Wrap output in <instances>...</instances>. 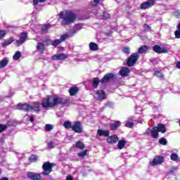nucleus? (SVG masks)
Masks as SVG:
<instances>
[{
  "label": "nucleus",
  "instance_id": "f257e3e1",
  "mask_svg": "<svg viewBox=\"0 0 180 180\" xmlns=\"http://www.w3.org/2000/svg\"><path fill=\"white\" fill-rule=\"evenodd\" d=\"M63 99L61 97H53V96H47L44 98L41 103L44 109H47L49 108H54L55 106H58L61 105V108H65L70 105V99L66 98Z\"/></svg>",
  "mask_w": 180,
  "mask_h": 180
},
{
  "label": "nucleus",
  "instance_id": "f03ea898",
  "mask_svg": "<svg viewBox=\"0 0 180 180\" xmlns=\"http://www.w3.org/2000/svg\"><path fill=\"white\" fill-rule=\"evenodd\" d=\"M59 18L61 19L62 26H70L71 23H74L75 19H77V14L72 11H60L59 13Z\"/></svg>",
  "mask_w": 180,
  "mask_h": 180
},
{
  "label": "nucleus",
  "instance_id": "7ed1b4c3",
  "mask_svg": "<svg viewBox=\"0 0 180 180\" xmlns=\"http://www.w3.org/2000/svg\"><path fill=\"white\" fill-rule=\"evenodd\" d=\"M56 164L51 163L50 162H45L42 165L43 172L41 173V175H44V176H49L51 172H53V167H54Z\"/></svg>",
  "mask_w": 180,
  "mask_h": 180
},
{
  "label": "nucleus",
  "instance_id": "20e7f679",
  "mask_svg": "<svg viewBox=\"0 0 180 180\" xmlns=\"http://www.w3.org/2000/svg\"><path fill=\"white\" fill-rule=\"evenodd\" d=\"M70 37V35L68 34H63L61 35L59 39H55L54 41H51V39H46L45 40V43H47V41L49 43H51V46H53V47H57V46H60V44H61V43H63V41H65V40H67V39H68Z\"/></svg>",
  "mask_w": 180,
  "mask_h": 180
},
{
  "label": "nucleus",
  "instance_id": "39448f33",
  "mask_svg": "<svg viewBox=\"0 0 180 180\" xmlns=\"http://www.w3.org/2000/svg\"><path fill=\"white\" fill-rule=\"evenodd\" d=\"M139 58H140L139 53H134L131 54L127 60V65L128 67H134V65L137 63Z\"/></svg>",
  "mask_w": 180,
  "mask_h": 180
},
{
  "label": "nucleus",
  "instance_id": "423d86ee",
  "mask_svg": "<svg viewBox=\"0 0 180 180\" xmlns=\"http://www.w3.org/2000/svg\"><path fill=\"white\" fill-rule=\"evenodd\" d=\"M156 0H147L146 1L141 4L140 9L142 11H146V9H150L152 6L155 5Z\"/></svg>",
  "mask_w": 180,
  "mask_h": 180
},
{
  "label": "nucleus",
  "instance_id": "0eeeda50",
  "mask_svg": "<svg viewBox=\"0 0 180 180\" xmlns=\"http://www.w3.org/2000/svg\"><path fill=\"white\" fill-rule=\"evenodd\" d=\"M115 78H116V75H115V73H112V72L107 73L101 79V83L107 84V82H109V81H113Z\"/></svg>",
  "mask_w": 180,
  "mask_h": 180
},
{
  "label": "nucleus",
  "instance_id": "6e6552de",
  "mask_svg": "<svg viewBox=\"0 0 180 180\" xmlns=\"http://www.w3.org/2000/svg\"><path fill=\"white\" fill-rule=\"evenodd\" d=\"M153 50L158 54H165L168 53V48L167 46L161 47L158 44H155L153 46Z\"/></svg>",
  "mask_w": 180,
  "mask_h": 180
},
{
  "label": "nucleus",
  "instance_id": "1a4fd4ad",
  "mask_svg": "<svg viewBox=\"0 0 180 180\" xmlns=\"http://www.w3.org/2000/svg\"><path fill=\"white\" fill-rule=\"evenodd\" d=\"M72 131H75V133H78L79 134H81V133H82V124H81V122H75L74 124L72 125Z\"/></svg>",
  "mask_w": 180,
  "mask_h": 180
},
{
  "label": "nucleus",
  "instance_id": "9d476101",
  "mask_svg": "<svg viewBox=\"0 0 180 180\" xmlns=\"http://www.w3.org/2000/svg\"><path fill=\"white\" fill-rule=\"evenodd\" d=\"M27 177L30 180H41V174L29 172L27 173Z\"/></svg>",
  "mask_w": 180,
  "mask_h": 180
},
{
  "label": "nucleus",
  "instance_id": "9b49d317",
  "mask_svg": "<svg viewBox=\"0 0 180 180\" xmlns=\"http://www.w3.org/2000/svg\"><path fill=\"white\" fill-rule=\"evenodd\" d=\"M31 108H32V105L26 103H20L17 105V109L18 110H23V112H29Z\"/></svg>",
  "mask_w": 180,
  "mask_h": 180
},
{
  "label": "nucleus",
  "instance_id": "f8f14e48",
  "mask_svg": "<svg viewBox=\"0 0 180 180\" xmlns=\"http://www.w3.org/2000/svg\"><path fill=\"white\" fill-rule=\"evenodd\" d=\"M26 39H27V32L21 33L20 39L15 41L18 47H20V46H22L25 41H26Z\"/></svg>",
  "mask_w": 180,
  "mask_h": 180
},
{
  "label": "nucleus",
  "instance_id": "ddd939ff",
  "mask_svg": "<svg viewBox=\"0 0 180 180\" xmlns=\"http://www.w3.org/2000/svg\"><path fill=\"white\" fill-rule=\"evenodd\" d=\"M119 141V137L116 134L109 136L106 139V142L108 144H116Z\"/></svg>",
  "mask_w": 180,
  "mask_h": 180
},
{
  "label": "nucleus",
  "instance_id": "4468645a",
  "mask_svg": "<svg viewBox=\"0 0 180 180\" xmlns=\"http://www.w3.org/2000/svg\"><path fill=\"white\" fill-rule=\"evenodd\" d=\"M96 94L97 95L96 101H105L106 99V93L103 90H97Z\"/></svg>",
  "mask_w": 180,
  "mask_h": 180
},
{
  "label": "nucleus",
  "instance_id": "2eb2a0df",
  "mask_svg": "<svg viewBox=\"0 0 180 180\" xmlns=\"http://www.w3.org/2000/svg\"><path fill=\"white\" fill-rule=\"evenodd\" d=\"M155 129H156L159 133H162V134L167 133V127L162 123L158 124V125L155 127Z\"/></svg>",
  "mask_w": 180,
  "mask_h": 180
},
{
  "label": "nucleus",
  "instance_id": "dca6fc26",
  "mask_svg": "<svg viewBox=\"0 0 180 180\" xmlns=\"http://www.w3.org/2000/svg\"><path fill=\"white\" fill-rule=\"evenodd\" d=\"M96 134H97V136H98V137H109V134H110V130L98 129Z\"/></svg>",
  "mask_w": 180,
  "mask_h": 180
},
{
  "label": "nucleus",
  "instance_id": "f3484780",
  "mask_svg": "<svg viewBox=\"0 0 180 180\" xmlns=\"http://www.w3.org/2000/svg\"><path fill=\"white\" fill-rule=\"evenodd\" d=\"M68 56L65 53H59L57 55H53L52 56V60L60 61V60H63L68 58Z\"/></svg>",
  "mask_w": 180,
  "mask_h": 180
},
{
  "label": "nucleus",
  "instance_id": "a211bd4d",
  "mask_svg": "<svg viewBox=\"0 0 180 180\" xmlns=\"http://www.w3.org/2000/svg\"><path fill=\"white\" fill-rule=\"evenodd\" d=\"M162 162H164V157L157 155L153 160L152 165H158L160 164H162Z\"/></svg>",
  "mask_w": 180,
  "mask_h": 180
},
{
  "label": "nucleus",
  "instance_id": "6ab92c4d",
  "mask_svg": "<svg viewBox=\"0 0 180 180\" xmlns=\"http://www.w3.org/2000/svg\"><path fill=\"white\" fill-rule=\"evenodd\" d=\"M30 110H34L35 113H40V103L39 102H34L32 105H31Z\"/></svg>",
  "mask_w": 180,
  "mask_h": 180
},
{
  "label": "nucleus",
  "instance_id": "aec40b11",
  "mask_svg": "<svg viewBox=\"0 0 180 180\" xmlns=\"http://www.w3.org/2000/svg\"><path fill=\"white\" fill-rule=\"evenodd\" d=\"M120 126H122V122L115 121L114 123L110 124V129L112 131H115V130H117Z\"/></svg>",
  "mask_w": 180,
  "mask_h": 180
},
{
  "label": "nucleus",
  "instance_id": "412c9836",
  "mask_svg": "<svg viewBox=\"0 0 180 180\" xmlns=\"http://www.w3.org/2000/svg\"><path fill=\"white\" fill-rule=\"evenodd\" d=\"M130 74V70H129V68L123 67L120 70V75L121 77H129V75Z\"/></svg>",
  "mask_w": 180,
  "mask_h": 180
},
{
  "label": "nucleus",
  "instance_id": "4be33fe9",
  "mask_svg": "<svg viewBox=\"0 0 180 180\" xmlns=\"http://www.w3.org/2000/svg\"><path fill=\"white\" fill-rule=\"evenodd\" d=\"M36 49L37 51L41 53V54H43V53H44V50H46V45L42 42H38Z\"/></svg>",
  "mask_w": 180,
  "mask_h": 180
},
{
  "label": "nucleus",
  "instance_id": "5701e85b",
  "mask_svg": "<svg viewBox=\"0 0 180 180\" xmlns=\"http://www.w3.org/2000/svg\"><path fill=\"white\" fill-rule=\"evenodd\" d=\"M15 41V39L13 37H10L8 39H5L4 42H1V46L5 49V47L9 46V44H12Z\"/></svg>",
  "mask_w": 180,
  "mask_h": 180
},
{
  "label": "nucleus",
  "instance_id": "b1692460",
  "mask_svg": "<svg viewBox=\"0 0 180 180\" xmlns=\"http://www.w3.org/2000/svg\"><path fill=\"white\" fill-rule=\"evenodd\" d=\"M79 89L77 86H72L69 89V94L70 96H75L78 94Z\"/></svg>",
  "mask_w": 180,
  "mask_h": 180
},
{
  "label": "nucleus",
  "instance_id": "393cba45",
  "mask_svg": "<svg viewBox=\"0 0 180 180\" xmlns=\"http://www.w3.org/2000/svg\"><path fill=\"white\" fill-rule=\"evenodd\" d=\"M51 28V24H44L41 28V33L47 34L49 33V30Z\"/></svg>",
  "mask_w": 180,
  "mask_h": 180
},
{
  "label": "nucleus",
  "instance_id": "a878e982",
  "mask_svg": "<svg viewBox=\"0 0 180 180\" xmlns=\"http://www.w3.org/2000/svg\"><path fill=\"white\" fill-rule=\"evenodd\" d=\"M89 47L91 51H98L99 50V46L95 42H90Z\"/></svg>",
  "mask_w": 180,
  "mask_h": 180
},
{
  "label": "nucleus",
  "instance_id": "bb28decb",
  "mask_svg": "<svg viewBox=\"0 0 180 180\" xmlns=\"http://www.w3.org/2000/svg\"><path fill=\"white\" fill-rule=\"evenodd\" d=\"M9 63V60H8V58H4L0 61V69L5 68L6 65Z\"/></svg>",
  "mask_w": 180,
  "mask_h": 180
},
{
  "label": "nucleus",
  "instance_id": "cd10ccee",
  "mask_svg": "<svg viewBox=\"0 0 180 180\" xmlns=\"http://www.w3.org/2000/svg\"><path fill=\"white\" fill-rule=\"evenodd\" d=\"M160 132H158L157 129H155V127L153 128L151 131L150 136L153 139H157L158 136H160Z\"/></svg>",
  "mask_w": 180,
  "mask_h": 180
},
{
  "label": "nucleus",
  "instance_id": "c85d7f7f",
  "mask_svg": "<svg viewBox=\"0 0 180 180\" xmlns=\"http://www.w3.org/2000/svg\"><path fill=\"white\" fill-rule=\"evenodd\" d=\"M75 148L82 150L85 148V144H84L82 141H78L75 143Z\"/></svg>",
  "mask_w": 180,
  "mask_h": 180
},
{
  "label": "nucleus",
  "instance_id": "c756f323",
  "mask_svg": "<svg viewBox=\"0 0 180 180\" xmlns=\"http://www.w3.org/2000/svg\"><path fill=\"white\" fill-rule=\"evenodd\" d=\"M99 82H101V80H99L98 77L94 78L92 85L95 89H96V88H98V86L99 85Z\"/></svg>",
  "mask_w": 180,
  "mask_h": 180
},
{
  "label": "nucleus",
  "instance_id": "7c9ffc66",
  "mask_svg": "<svg viewBox=\"0 0 180 180\" xmlns=\"http://www.w3.org/2000/svg\"><path fill=\"white\" fill-rule=\"evenodd\" d=\"M125 146H126V141L123 139L120 140L117 143V148H119V150H122L123 147H124Z\"/></svg>",
  "mask_w": 180,
  "mask_h": 180
},
{
  "label": "nucleus",
  "instance_id": "2f4dec72",
  "mask_svg": "<svg viewBox=\"0 0 180 180\" xmlns=\"http://www.w3.org/2000/svg\"><path fill=\"white\" fill-rule=\"evenodd\" d=\"M148 50V47L146 45H143L139 49V53L140 54H143V53H146Z\"/></svg>",
  "mask_w": 180,
  "mask_h": 180
},
{
  "label": "nucleus",
  "instance_id": "473e14b6",
  "mask_svg": "<svg viewBox=\"0 0 180 180\" xmlns=\"http://www.w3.org/2000/svg\"><path fill=\"white\" fill-rule=\"evenodd\" d=\"M110 18V15H109V13L104 11L102 14V20H108V19Z\"/></svg>",
  "mask_w": 180,
  "mask_h": 180
},
{
  "label": "nucleus",
  "instance_id": "72a5a7b5",
  "mask_svg": "<svg viewBox=\"0 0 180 180\" xmlns=\"http://www.w3.org/2000/svg\"><path fill=\"white\" fill-rule=\"evenodd\" d=\"M22 57V53H20V51H18L17 52H15V53L14 54V56H13V60H19V58H20Z\"/></svg>",
  "mask_w": 180,
  "mask_h": 180
},
{
  "label": "nucleus",
  "instance_id": "f704fd0d",
  "mask_svg": "<svg viewBox=\"0 0 180 180\" xmlns=\"http://www.w3.org/2000/svg\"><path fill=\"white\" fill-rule=\"evenodd\" d=\"M88 154V149L84 150L82 152L78 153L77 155L79 157V158H84Z\"/></svg>",
  "mask_w": 180,
  "mask_h": 180
},
{
  "label": "nucleus",
  "instance_id": "c9c22d12",
  "mask_svg": "<svg viewBox=\"0 0 180 180\" xmlns=\"http://www.w3.org/2000/svg\"><path fill=\"white\" fill-rule=\"evenodd\" d=\"M170 160H172V161H178L179 160V157L176 153H172L170 155Z\"/></svg>",
  "mask_w": 180,
  "mask_h": 180
},
{
  "label": "nucleus",
  "instance_id": "e433bc0d",
  "mask_svg": "<svg viewBox=\"0 0 180 180\" xmlns=\"http://www.w3.org/2000/svg\"><path fill=\"white\" fill-rule=\"evenodd\" d=\"M44 129L46 131H51L54 129V127L51 124H46Z\"/></svg>",
  "mask_w": 180,
  "mask_h": 180
},
{
  "label": "nucleus",
  "instance_id": "4c0bfd02",
  "mask_svg": "<svg viewBox=\"0 0 180 180\" xmlns=\"http://www.w3.org/2000/svg\"><path fill=\"white\" fill-rule=\"evenodd\" d=\"M28 160L30 162H37V155H32Z\"/></svg>",
  "mask_w": 180,
  "mask_h": 180
},
{
  "label": "nucleus",
  "instance_id": "58836bf2",
  "mask_svg": "<svg viewBox=\"0 0 180 180\" xmlns=\"http://www.w3.org/2000/svg\"><path fill=\"white\" fill-rule=\"evenodd\" d=\"M63 126L65 129H72V124L70 121L65 122Z\"/></svg>",
  "mask_w": 180,
  "mask_h": 180
},
{
  "label": "nucleus",
  "instance_id": "ea45409f",
  "mask_svg": "<svg viewBox=\"0 0 180 180\" xmlns=\"http://www.w3.org/2000/svg\"><path fill=\"white\" fill-rule=\"evenodd\" d=\"M167 143L168 141H167V139L164 137L159 139V143H160L162 146H167Z\"/></svg>",
  "mask_w": 180,
  "mask_h": 180
},
{
  "label": "nucleus",
  "instance_id": "a19ab883",
  "mask_svg": "<svg viewBox=\"0 0 180 180\" xmlns=\"http://www.w3.org/2000/svg\"><path fill=\"white\" fill-rule=\"evenodd\" d=\"M154 75L158 77V78H164V75L160 71H155Z\"/></svg>",
  "mask_w": 180,
  "mask_h": 180
},
{
  "label": "nucleus",
  "instance_id": "79ce46f5",
  "mask_svg": "<svg viewBox=\"0 0 180 180\" xmlns=\"http://www.w3.org/2000/svg\"><path fill=\"white\" fill-rule=\"evenodd\" d=\"M6 129H8V125L0 124V133H2V131H5Z\"/></svg>",
  "mask_w": 180,
  "mask_h": 180
},
{
  "label": "nucleus",
  "instance_id": "37998d69",
  "mask_svg": "<svg viewBox=\"0 0 180 180\" xmlns=\"http://www.w3.org/2000/svg\"><path fill=\"white\" fill-rule=\"evenodd\" d=\"M122 53H124V54H130V48L124 46L122 49Z\"/></svg>",
  "mask_w": 180,
  "mask_h": 180
},
{
  "label": "nucleus",
  "instance_id": "c03bdc74",
  "mask_svg": "<svg viewBox=\"0 0 180 180\" xmlns=\"http://www.w3.org/2000/svg\"><path fill=\"white\" fill-rule=\"evenodd\" d=\"M6 36V32L5 30H0V39H4Z\"/></svg>",
  "mask_w": 180,
  "mask_h": 180
},
{
  "label": "nucleus",
  "instance_id": "a18cd8bd",
  "mask_svg": "<svg viewBox=\"0 0 180 180\" xmlns=\"http://www.w3.org/2000/svg\"><path fill=\"white\" fill-rule=\"evenodd\" d=\"M102 0H94L93 4H91V6L93 8H95V6H97L99 4V2H101Z\"/></svg>",
  "mask_w": 180,
  "mask_h": 180
},
{
  "label": "nucleus",
  "instance_id": "49530a36",
  "mask_svg": "<svg viewBox=\"0 0 180 180\" xmlns=\"http://www.w3.org/2000/svg\"><path fill=\"white\" fill-rule=\"evenodd\" d=\"M133 126H134V123L131 122H127L125 124V127H129V129H131V127H133Z\"/></svg>",
  "mask_w": 180,
  "mask_h": 180
},
{
  "label": "nucleus",
  "instance_id": "de8ad7c7",
  "mask_svg": "<svg viewBox=\"0 0 180 180\" xmlns=\"http://www.w3.org/2000/svg\"><path fill=\"white\" fill-rule=\"evenodd\" d=\"M174 36L176 39H180V30H177L175 31Z\"/></svg>",
  "mask_w": 180,
  "mask_h": 180
},
{
  "label": "nucleus",
  "instance_id": "09e8293b",
  "mask_svg": "<svg viewBox=\"0 0 180 180\" xmlns=\"http://www.w3.org/2000/svg\"><path fill=\"white\" fill-rule=\"evenodd\" d=\"M47 146L49 148H54V142L51 141L47 143Z\"/></svg>",
  "mask_w": 180,
  "mask_h": 180
},
{
  "label": "nucleus",
  "instance_id": "8fccbe9b",
  "mask_svg": "<svg viewBox=\"0 0 180 180\" xmlns=\"http://www.w3.org/2000/svg\"><path fill=\"white\" fill-rule=\"evenodd\" d=\"M143 29H145V30H148V31L151 30V27L148 24L143 25Z\"/></svg>",
  "mask_w": 180,
  "mask_h": 180
},
{
  "label": "nucleus",
  "instance_id": "3c124183",
  "mask_svg": "<svg viewBox=\"0 0 180 180\" xmlns=\"http://www.w3.org/2000/svg\"><path fill=\"white\" fill-rule=\"evenodd\" d=\"M174 16H176V18H180V11L177 10L174 12Z\"/></svg>",
  "mask_w": 180,
  "mask_h": 180
},
{
  "label": "nucleus",
  "instance_id": "603ef678",
  "mask_svg": "<svg viewBox=\"0 0 180 180\" xmlns=\"http://www.w3.org/2000/svg\"><path fill=\"white\" fill-rule=\"evenodd\" d=\"M176 171V167H173L172 169L169 170V174H174V172Z\"/></svg>",
  "mask_w": 180,
  "mask_h": 180
},
{
  "label": "nucleus",
  "instance_id": "864d4df0",
  "mask_svg": "<svg viewBox=\"0 0 180 180\" xmlns=\"http://www.w3.org/2000/svg\"><path fill=\"white\" fill-rule=\"evenodd\" d=\"M34 6H37L39 4V0H32Z\"/></svg>",
  "mask_w": 180,
  "mask_h": 180
},
{
  "label": "nucleus",
  "instance_id": "5fc2aeb1",
  "mask_svg": "<svg viewBox=\"0 0 180 180\" xmlns=\"http://www.w3.org/2000/svg\"><path fill=\"white\" fill-rule=\"evenodd\" d=\"M151 131H153V129L148 128L146 129V134H151Z\"/></svg>",
  "mask_w": 180,
  "mask_h": 180
},
{
  "label": "nucleus",
  "instance_id": "6e6d98bb",
  "mask_svg": "<svg viewBox=\"0 0 180 180\" xmlns=\"http://www.w3.org/2000/svg\"><path fill=\"white\" fill-rule=\"evenodd\" d=\"M30 122L31 123H33V122H34V117H33V115H31V117H30Z\"/></svg>",
  "mask_w": 180,
  "mask_h": 180
},
{
  "label": "nucleus",
  "instance_id": "4d7b16f0",
  "mask_svg": "<svg viewBox=\"0 0 180 180\" xmlns=\"http://www.w3.org/2000/svg\"><path fill=\"white\" fill-rule=\"evenodd\" d=\"M66 180H74V179L72 178V176H68Z\"/></svg>",
  "mask_w": 180,
  "mask_h": 180
},
{
  "label": "nucleus",
  "instance_id": "13d9d810",
  "mask_svg": "<svg viewBox=\"0 0 180 180\" xmlns=\"http://www.w3.org/2000/svg\"><path fill=\"white\" fill-rule=\"evenodd\" d=\"M176 68H178L179 70H180V60L177 62L176 65Z\"/></svg>",
  "mask_w": 180,
  "mask_h": 180
},
{
  "label": "nucleus",
  "instance_id": "bf43d9fd",
  "mask_svg": "<svg viewBox=\"0 0 180 180\" xmlns=\"http://www.w3.org/2000/svg\"><path fill=\"white\" fill-rule=\"evenodd\" d=\"M0 180H9L8 177H2Z\"/></svg>",
  "mask_w": 180,
  "mask_h": 180
},
{
  "label": "nucleus",
  "instance_id": "052dcab7",
  "mask_svg": "<svg viewBox=\"0 0 180 180\" xmlns=\"http://www.w3.org/2000/svg\"><path fill=\"white\" fill-rule=\"evenodd\" d=\"M39 2L43 3V2H46V0H39Z\"/></svg>",
  "mask_w": 180,
  "mask_h": 180
},
{
  "label": "nucleus",
  "instance_id": "680f3d73",
  "mask_svg": "<svg viewBox=\"0 0 180 180\" xmlns=\"http://www.w3.org/2000/svg\"><path fill=\"white\" fill-rule=\"evenodd\" d=\"M72 33L75 34V33H77V31L75 30H72Z\"/></svg>",
  "mask_w": 180,
  "mask_h": 180
},
{
  "label": "nucleus",
  "instance_id": "e2e57ef3",
  "mask_svg": "<svg viewBox=\"0 0 180 180\" xmlns=\"http://www.w3.org/2000/svg\"><path fill=\"white\" fill-rule=\"evenodd\" d=\"M106 34H107V36H111V35H112V33L110 32V33H107Z\"/></svg>",
  "mask_w": 180,
  "mask_h": 180
},
{
  "label": "nucleus",
  "instance_id": "0e129e2a",
  "mask_svg": "<svg viewBox=\"0 0 180 180\" xmlns=\"http://www.w3.org/2000/svg\"><path fill=\"white\" fill-rule=\"evenodd\" d=\"M2 173V172L0 170V174H1Z\"/></svg>",
  "mask_w": 180,
  "mask_h": 180
}]
</instances>
